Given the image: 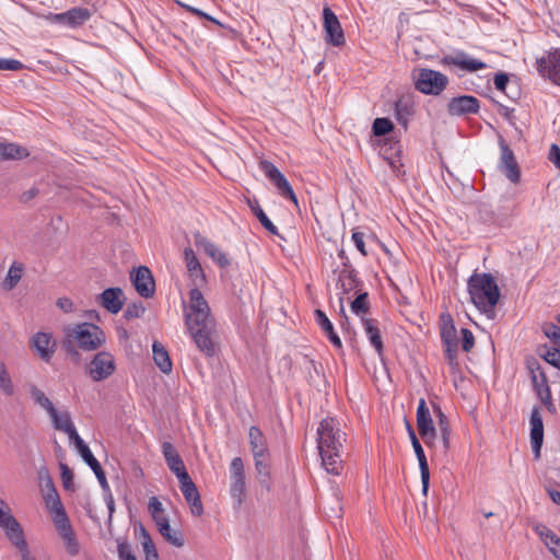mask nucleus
I'll return each mask as SVG.
<instances>
[{
	"instance_id": "393cba45",
	"label": "nucleus",
	"mask_w": 560,
	"mask_h": 560,
	"mask_svg": "<svg viewBox=\"0 0 560 560\" xmlns=\"http://www.w3.org/2000/svg\"><path fill=\"white\" fill-rule=\"evenodd\" d=\"M162 453L167 467L175 474L178 480L186 479V477L189 476L180 455L176 452L172 443L164 442L162 444Z\"/></svg>"
},
{
	"instance_id": "e2e57ef3",
	"label": "nucleus",
	"mask_w": 560,
	"mask_h": 560,
	"mask_svg": "<svg viewBox=\"0 0 560 560\" xmlns=\"http://www.w3.org/2000/svg\"><path fill=\"white\" fill-rule=\"evenodd\" d=\"M56 304L65 313H72L75 310L73 302L68 298H59Z\"/></svg>"
},
{
	"instance_id": "052dcab7",
	"label": "nucleus",
	"mask_w": 560,
	"mask_h": 560,
	"mask_svg": "<svg viewBox=\"0 0 560 560\" xmlns=\"http://www.w3.org/2000/svg\"><path fill=\"white\" fill-rule=\"evenodd\" d=\"M142 548L145 556V560H160L158 550L153 541L145 542V546H143Z\"/></svg>"
},
{
	"instance_id": "13d9d810",
	"label": "nucleus",
	"mask_w": 560,
	"mask_h": 560,
	"mask_svg": "<svg viewBox=\"0 0 560 560\" xmlns=\"http://www.w3.org/2000/svg\"><path fill=\"white\" fill-rule=\"evenodd\" d=\"M549 160L560 171V147L552 143L549 149Z\"/></svg>"
},
{
	"instance_id": "ddd939ff",
	"label": "nucleus",
	"mask_w": 560,
	"mask_h": 560,
	"mask_svg": "<svg viewBox=\"0 0 560 560\" xmlns=\"http://www.w3.org/2000/svg\"><path fill=\"white\" fill-rule=\"evenodd\" d=\"M417 427L421 439L427 446L433 445L438 430L434 427L429 407L423 398L419 400L417 408Z\"/></svg>"
},
{
	"instance_id": "7c9ffc66",
	"label": "nucleus",
	"mask_w": 560,
	"mask_h": 560,
	"mask_svg": "<svg viewBox=\"0 0 560 560\" xmlns=\"http://www.w3.org/2000/svg\"><path fill=\"white\" fill-rule=\"evenodd\" d=\"M362 325L364 332L371 343V346L375 349L378 355L383 354L384 346L378 328V323L376 319L373 318H365L362 317Z\"/></svg>"
},
{
	"instance_id": "603ef678",
	"label": "nucleus",
	"mask_w": 560,
	"mask_h": 560,
	"mask_svg": "<svg viewBox=\"0 0 560 560\" xmlns=\"http://www.w3.org/2000/svg\"><path fill=\"white\" fill-rule=\"evenodd\" d=\"M544 334L551 341L560 346V327L553 323H548L544 326Z\"/></svg>"
},
{
	"instance_id": "dca6fc26",
	"label": "nucleus",
	"mask_w": 560,
	"mask_h": 560,
	"mask_svg": "<svg viewBox=\"0 0 560 560\" xmlns=\"http://www.w3.org/2000/svg\"><path fill=\"white\" fill-rule=\"evenodd\" d=\"M130 280L138 292L144 299L152 298L155 292V282L151 270L145 266L135 268L130 272Z\"/></svg>"
},
{
	"instance_id": "f3484780",
	"label": "nucleus",
	"mask_w": 560,
	"mask_h": 560,
	"mask_svg": "<svg viewBox=\"0 0 560 560\" xmlns=\"http://www.w3.org/2000/svg\"><path fill=\"white\" fill-rule=\"evenodd\" d=\"M230 475H231V487L230 493L233 499H235L238 503L243 502L245 491H246V482H245V471L244 464L241 457H234L230 465Z\"/></svg>"
},
{
	"instance_id": "cd10ccee",
	"label": "nucleus",
	"mask_w": 560,
	"mask_h": 560,
	"mask_svg": "<svg viewBox=\"0 0 560 560\" xmlns=\"http://www.w3.org/2000/svg\"><path fill=\"white\" fill-rule=\"evenodd\" d=\"M530 443L535 457L540 455V448L544 441V422L538 407H534L530 412Z\"/></svg>"
},
{
	"instance_id": "680f3d73",
	"label": "nucleus",
	"mask_w": 560,
	"mask_h": 560,
	"mask_svg": "<svg viewBox=\"0 0 560 560\" xmlns=\"http://www.w3.org/2000/svg\"><path fill=\"white\" fill-rule=\"evenodd\" d=\"M142 548L145 556V560H160L158 550L153 541L145 542V546H143Z\"/></svg>"
},
{
	"instance_id": "6e6d98bb",
	"label": "nucleus",
	"mask_w": 560,
	"mask_h": 560,
	"mask_svg": "<svg viewBox=\"0 0 560 560\" xmlns=\"http://www.w3.org/2000/svg\"><path fill=\"white\" fill-rule=\"evenodd\" d=\"M180 5H182L186 11H188V12H190V13H192V14L197 15V16L203 18V19H206V20H208V21H211V22H213V23H215V24H219V25H220V22H219L215 18H213V16L209 15L208 13H206V12L201 11L200 9H197V8H195V7H191V5H189V4H184V3H180Z\"/></svg>"
},
{
	"instance_id": "4468645a",
	"label": "nucleus",
	"mask_w": 560,
	"mask_h": 560,
	"mask_svg": "<svg viewBox=\"0 0 560 560\" xmlns=\"http://www.w3.org/2000/svg\"><path fill=\"white\" fill-rule=\"evenodd\" d=\"M323 28L325 40L328 44L335 47H340L345 44L346 38L341 24L334 11L327 5L323 9Z\"/></svg>"
},
{
	"instance_id": "412c9836",
	"label": "nucleus",
	"mask_w": 560,
	"mask_h": 560,
	"mask_svg": "<svg viewBox=\"0 0 560 560\" xmlns=\"http://www.w3.org/2000/svg\"><path fill=\"white\" fill-rule=\"evenodd\" d=\"M480 108L479 100L472 95H460L450 100L447 113L451 116L477 114Z\"/></svg>"
},
{
	"instance_id": "4d7b16f0",
	"label": "nucleus",
	"mask_w": 560,
	"mask_h": 560,
	"mask_svg": "<svg viewBox=\"0 0 560 560\" xmlns=\"http://www.w3.org/2000/svg\"><path fill=\"white\" fill-rule=\"evenodd\" d=\"M352 242L354 243L357 249L363 255L366 256L368 253L365 250V244H364V234L361 232H353L352 233Z\"/></svg>"
},
{
	"instance_id": "20e7f679",
	"label": "nucleus",
	"mask_w": 560,
	"mask_h": 560,
	"mask_svg": "<svg viewBox=\"0 0 560 560\" xmlns=\"http://www.w3.org/2000/svg\"><path fill=\"white\" fill-rule=\"evenodd\" d=\"M470 301L489 319L495 317V306L500 299V290L491 273H472L467 281Z\"/></svg>"
},
{
	"instance_id": "a18cd8bd",
	"label": "nucleus",
	"mask_w": 560,
	"mask_h": 560,
	"mask_svg": "<svg viewBox=\"0 0 560 560\" xmlns=\"http://www.w3.org/2000/svg\"><path fill=\"white\" fill-rule=\"evenodd\" d=\"M394 129V124L390 119L382 117L376 118L373 121L372 130L373 133L377 137L385 136L389 133Z\"/></svg>"
},
{
	"instance_id": "3c124183",
	"label": "nucleus",
	"mask_w": 560,
	"mask_h": 560,
	"mask_svg": "<svg viewBox=\"0 0 560 560\" xmlns=\"http://www.w3.org/2000/svg\"><path fill=\"white\" fill-rule=\"evenodd\" d=\"M460 335H462V349L465 352H469L475 346L474 334L468 328H462Z\"/></svg>"
},
{
	"instance_id": "a19ab883",
	"label": "nucleus",
	"mask_w": 560,
	"mask_h": 560,
	"mask_svg": "<svg viewBox=\"0 0 560 560\" xmlns=\"http://www.w3.org/2000/svg\"><path fill=\"white\" fill-rule=\"evenodd\" d=\"M23 271L24 268L21 262H13L9 268L5 279L3 280V288L5 290H12L21 280Z\"/></svg>"
},
{
	"instance_id": "bf43d9fd",
	"label": "nucleus",
	"mask_w": 560,
	"mask_h": 560,
	"mask_svg": "<svg viewBox=\"0 0 560 560\" xmlns=\"http://www.w3.org/2000/svg\"><path fill=\"white\" fill-rule=\"evenodd\" d=\"M493 83L497 90L505 92L506 85L509 83V75L504 72L497 73L494 75Z\"/></svg>"
},
{
	"instance_id": "c9c22d12",
	"label": "nucleus",
	"mask_w": 560,
	"mask_h": 560,
	"mask_svg": "<svg viewBox=\"0 0 560 560\" xmlns=\"http://www.w3.org/2000/svg\"><path fill=\"white\" fill-rule=\"evenodd\" d=\"M357 285L358 279L355 269L352 266L342 268L338 276L337 287L342 290V293H348L355 289Z\"/></svg>"
},
{
	"instance_id": "f8f14e48",
	"label": "nucleus",
	"mask_w": 560,
	"mask_h": 560,
	"mask_svg": "<svg viewBox=\"0 0 560 560\" xmlns=\"http://www.w3.org/2000/svg\"><path fill=\"white\" fill-rule=\"evenodd\" d=\"M259 168L261 172H264L266 177L275 185V187L278 190V194L282 198H288L292 200L295 205H298V199L292 186L272 162L262 160L259 162Z\"/></svg>"
},
{
	"instance_id": "49530a36",
	"label": "nucleus",
	"mask_w": 560,
	"mask_h": 560,
	"mask_svg": "<svg viewBox=\"0 0 560 560\" xmlns=\"http://www.w3.org/2000/svg\"><path fill=\"white\" fill-rule=\"evenodd\" d=\"M368 293H360L351 303V311L359 315L360 313H366L369 311Z\"/></svg>"
},
{
	"instance_id": "7ed1b4c3",
	"label": "nucleus",
	"mask_w": 560,
	"mask_h": 560,
	"mask_svg": "<svg viewBox=\"0 0 560 560\" xmlns=\"http://www.w3.org/2000/svg\"><path fill=\"white\" fill-rule=\"evenodd\" d=\"M62 349L72 359H79V350L92 352L106 342L104 330L96 324L83 322L63 327Z\"/></svg>"
},
{
	"instance_id": "6ab92c4d",
	"label": "nucleus",
	"mask_w": 560,
	"mask_h": 560,
	"mask_svg": "<svg viewBox=\"0 0 560 560\" xmlns=\"http://www.w3.org/2000/svg\"><path fill=\"white\" fill-rule=\"evenodd\" d=\"M194 238L196 246L199 249H202L218 267H220L221 269H226L230 267L231 260L229 256L223 250H221L214 243L209 241L200 233H195Z\"/></svg>"
},
{
	"instance_id": "09e8293b",
	"label": "nucleus",
	"mask_w": 560,
	"mask_h": 560,
	"mask_svg": "<svg viewBox=\"0 0 560 560\" xmlns=\"http://www.w3.org/2000/svg\"><path fill=\"white\" fill-rule=\"evenodd\" d=\"M145 312V307L142 302H135L129 304L124 313L126 319L130 320L133 318L141 317Z\"/></svg>"
},
{
	"instance_id": "bb28decb",
	"label": "nucleus",
	"mask_w": 560,
	"mask_h": 560,
	"mask_svg": "<svg viewBox=\"0 0 560 560\" xmlns=\"http://www.w3.org/2000/svg\"><path fill=\"white\" fill-rule=\"evenodd\" d=\"M537 370L539 371V374H536L532 370L533 387H534L538 398L547 407V409L550 412H555L556 411V407L552 404L551 390H550V387L548 385L547 376H546L545 372L540 371L539 366L537 368Z\"/></svg>"
},
{
	"instance_id": "2eb2a0df",
	"label": "nucleus",
	"mask_w": 560,
	"mask_h": 560,
	"mask_svg": "<svg viewBox=\"0 0 560 560\" xmlns=\"http://www.w3.org/2000/svg\"><path fill=\"white\" fill-rule=\"evenodd\" d=\"M0 527L3 529L7 538L14 545L18 546L20 541H25L24 533L12 515L10 508L8 504L0 499Z\"/></svg>"
},
{
	"instance_id": "c756f323",
	"label": "nucleus",
	"mask_w": 560,
	"mask_h": 560,
	"mask_svg": "<svg viewBox=\"0 0 560 560\" xmlns=\"http://www.w3.org/2000/svg\"><path fill=\"white\" fill-rule=\"evenodd\" d=\"M184 259L189 272V277L192 279L195 285L203 283L206 281V275L191 247H186L184 249Z\"/></svg>"
},
{
	"instance_id": "6e6552de",
	"label": "nucleus",
	"mask_w": 560,
	"mask_h": 560,
	"mask_svg": "<svg viewBox=\"0 0 560 560\" xmlns=\"http://www.w3.org/2000/svg\"><path fill=\"white\" fill-rule=\"evenodd\" d=\"M248 443L254 457L256 472L267 475V465H271V454L267 439L258 427L252 425L249 428Z\"/></svg>"
},
{
	"instance_id": "f704fd0d",
	"label": "nucleus",
	"mask_w": 560,
	"mask_h": 560,
	"mask_svg": "<svg viewBox=\"0 0 560 560\" xmlns=\"http://www.w3.org/2000/svg\"><path fill=\"white\" fill-rule=\"evenodd\" d=\"M91 15V11L86 8H72L66 11V26L70 28L82 26Z\"/></svg>"
},
{
	"instance_id": "2f4dec72",
	"label": "nucleus",
	"mask_w": 560,
	"mask_h": 560,
	"mask_svg": "<svg viewBox=\"0 0 560 560\" xmlns=\"http://www.w3.org/2000/svg\"><path fill=\"white\" fill-rule=\"evenodd\" d=\"M315 315V322L316 324L322 328L328 340L331 342V345L337 348H342V342L337 332L335 331L334 325L330 322V319L327 317V315L320 311L316 310L314 312Z\"/></svg>"
},
{
	"instance_id": "e433bc0d",
	"label": "nucleus",
	"mask_w": 560,
	"mask_h": 560,
	"mask_svg": "<svg viewBox=\"0 0 560 560\" xmlns=\"http://www.w3.org/2000/svg\"><path fill=\"white\" fill-rule=\"evenodd\" d=\"M433 413L438 419V428L442 439L444 450H447L450 446V423L445 413L442 411L439 405H433Z\"/></svg>"
},
{
	"instance_id": "c03bdc74",
	"label": "nucleus",
	"mask_w": 560,
	"mask_h": 560,
	"mask_svg": "<svg viewBox=\"0 0 560 560\" xmlns=\"http://www.w3.org/2000/svg\"><path fill=\"white\" fill-rule=\"evenodd\" d=\"M30 394H31L32 398L34 399V401L38 406H40L43 409H45L47 411V413H49L50 411H54V408H55L54 404L45 395V393L43 390H40L38 387H36L35 385H32L30 388Z\"/></svg>"
},
{
	"instance_id": "f257e3e1",
	"label": "nucleus",
	"mask_w": 560,
	"mask_h": 560,
	"mask_svg": "<svg viewBox=\"0 0 560 560\" xmlns=\"http://www.w3.org/2000/svg\"><path fill=\"white\" fill-rule=\"evenodd\" d=\"M188 296L189 301L184 306V320L187 331L199 351L206 357H212L215 353V319L207 300L198 288L190 289Z\"/></svg>"
},
{
	"instance_id": "aec40b11",
	"label": "nucleus",
	"mask_w": 560,
	"mask_h": 560,
	"mask_svg": "<svg viewBox=\"0 0 560 560\" xmlns=\"http://www.w3.org/2000/svg\"><path fill=\"white\" fill-rule=\"evenodd\" d=\"M500 150H501V156H500V163L499 168L502 174L505 175L508 179H510L512 183L516 184L520 180L521 172L518 164L515 160L513 151L510 149V147L502 140L500 141Z\"/></svg>"
},
{
	"instance_id": "72a5a7b5",
	"label": "nucleus",
	"mask_w": 560,
	"mask_h": 560,
	"mask_svg": "<svg viewBox=\"0 0 560 560\" xmlns=\"http://www.w3.org/2000/svg\"><path fill=\"white\" fill-rule=\"evenodd\" d=\"M153 360L155 362V364L158 365V368L161 370V372L165 373V374H168L172 372V369H173V364H172V361H171V358H170V354L167 352V350L165 349V347L155 341L153 343Z\"/></svg>"
},
{
	"instance_id": "8fccbe9b",
	"label": "nucleus",
	"mask_w": 560,
	"mask_h": 560,
	"mask_svg": "<svg viewBox=\"0 0 560 560\" xmlns=\"http://www.w3.org/2000/svg\"><path fill=\"white\" fill-rule=\"evenodd\" d=\"M541 357L547 363L560 370V350L558 348L547 349Z\"/></svg>"
},
{
	"instance_id": "37998d69",
	"label": "nucleus",
	"mask_w": 560,
	"mask_h": 560,
	"mask_svg": "<svg viewBox=\"0 0 560 560\" xmlns=\"http://www.w3.org/2000/svg\"><path fill=\"white\" fill-rule=\"evenodd\" d=\"M0 390L5 396H13L15 388L13 381L10 376L8 368L3 361L0 360Z\"/></svg>"
},
{
	"instance_id": "0e129e2a",
	"label": "nucleus",
	"mask_w": 560,
	"mask_h": 560,
	"mask_svg": "<svg viewBox=\"0 0 560 560\" xmlns=\"http://www.w3.org/2000/svg\"><path fill=\"white\" fill-rule=\"evenodd\" d=\"M51 24H58L66 26V12L62 13H49L45 18Z\"/></svg>"
},
{
	"instance_id": "58836bf2",
	"label": "nucleus",
	"mask_w": 560,
	"mask_h": 560,
	"mask_svg": "<svg viewBox=\"0 0 560 560\" xmlns=\"http://www.w3.org/2000/svg\"><path fill=\"white\" fill-rule=\"evenodd\" d=\"M249 207L260 224L271 234L278 235V228L270 221L268 215L259 206L258 201L249 202Z\"/></svg>"
},
{
	"instance_id": "39448f33",
	"label": "nucleus",
	"mask_w": 560,
	"mask_h": 560,
	"mask_svg": "<svg viewBox=\"0 0 560 560\" xmlns=\"http://www.w3.org/2000/svg\"><path fill=\"white\" fill-rule=\"evenodd\" d=\"M415 89L425 95H440L447 86L450 80L444 73L420 68L412 73Z\"/></svg>"
},
{
	"instance_id": "473e14b6",
	"label": "nucleus",
	"mask_w": 560,
	"mask_h": 560,
	"mask_svg": "<svg viewBox=\"0 0 560 560\" xmlns=\"http://www.w3.org/2000/svg\"><path fill=\"white\" fill-rule=\"evenodd\" d=\"M28 155L25 147L13 142H0V161L23 160Z\"/></svg>"
},
{
	"instance_id": "4be33fe9",
	"label": "nucleus",
	"mask_w": 560,
	"mask_h": 560,
	"mask_svg": "<svg viewBox=\"0 0 560 560\" xmlns=\"http://www.w3.org/2000/svg\"><path fill=\"white\" fill-rule=\"evenodd\" d=\"M178 481L180 491L186 502L189 504L191 514L195 516H201L203 514V505L200 499L199 491L194 481L191 480L190 476L186 477V479H180Z\"/></svg>"
},
{
	"instance_id": "1a4fd4ad",
	"label": "nucleus",
	"mask_w": 560,
	"mask_h": 560,
	"mask_svg": "<svg viewBox=\"0 0 560 560\" xmlns=\"http://www.w3.org/2000/svg\"><path fill=\"white\" fill-rule=\"evenodd\" d=\"M441 320L440 336L444 346V357L452 371H455L459 366L457 361L458 340L456 328L450 314H443Z\"/></svg>"
},
{
	"instance_id": "b1692460",
	"label": "nucleus",
	"mask_w": 560,
	"mask_h": 560,
	"mask_svg": "<svg viewBox=\"0 0 560 560\" xmlns=\"http://www.w3.org/2000/svg\"><path fill=\"white\" fill-rule=\"evenodd\" d=\"M81 455V457L83 458V460L85 462V464L93 470V472L95 474L101 487L104 489V490H108L109 489V486H108V482H107V479H106V476H105V472L101 466V464L98 463V460L94 457V455L92 454L90 447L84 443V441L82 439H78V442L74 444Z\"/></svg>"
},
{
	"instance_id": "ea45409f",
	"label": "nucleus",
	"mask_w": 560,
	"mask_h": 560,
	"mask_svg": "<svg viewBox=\"0 0 560 560\" xmlns=\"http://www.w3.org/2000/svg\"><path fill=\"white\" fill-rule=\"evenodd\" d=\"M539 535L553 556L560 560V537L546 527L539 532Z\"/></svg>"
},
{
	"instance_id": "9d476101",
	"label": "nucleus",
	"mask_w": 560,
	"mask_h": 560,
	"mask_svg": "<svg viewBox=\"0 0 560 560\" xmlns=\"http://www.w3.org/2000/svg\"><path fill=\"white\" fill-rule=\"evenodd\" d=\"M536 70L542 79L560 86V47H552L537 58Z\"/></svg>"
},
{
	"instance_id": "5701e85b",
	"label": "nucleus",
	"mask_w": 560,
	"mask_h": 560,
	"mask_svg": "<svg viewBox=\"0 0 560 560\" xmlns=\"http://www.w3.org/2000/svg\"><path fill=\"white\" fill-rule=\"evenodd\" d=\"M407 430H408V434H409L413 451L416 453L417 459L419 462L422 492H423V494H427V491L429 489V481H430V470H429L427 457H425L424 451H423L413 429L411 428V425L409 423H407Z\"/></svg>"
},
{
	"instance_id": "9b49d317",
	"label": "nucleus",
	"mask_w": 560,
	"mask_h": 560,
	"mask_svg": "<svg viewBox=\"0 0 560 560\" xmlns=\"http://www.w3.org/2000/svg\"><path fill=\"white\" fill-rule=\"evenodd\" d=\"M116 363L114 355L107 351H100L94 354L86 366V374L94 382H102L114 374Z\"/></svg>"
},
{
	"instance_id": "c85d7f7f",
	"label": "nucleus",
	"mask_w": 560,
	"mask_h": 560,
	"mask_svg": "<svg viewBox=\"0 0 560 560\" xmlns=\"http://www.w3.org/2000/svg\"><path fill=\"white\" fill-rule=\"evenodd\" d=\"M48 415L54 428L67 433L74 444L78 442V439H81L68 412L60 413L54 408V411H50Z\"/></svg>"
},
{
	"instance_id": "338daca9",
	"label": "nucleus",
	"mask_w": 560,
	"mask_h": 560,
	"mask_svg": "<svg viewBox=\"0 0 560 560\" xmlns=\"http://www.w3.org/2000/svg\"><path fill=\"white\" fill-rule=\"evenodd\" d=\"M39 190L37 187H31L30 189L23 191L20 196V200L22 202H28L33 198H35L38 195Z\"/></svg>"
},
{
	"instance_id": "de8ad7c7",
	"label": "nucleus",
	"mask_w": 560,
	"mask_h": 560,
	"mask_svg": "<svg viewBox=\"0 0 560 560\" xmlns=\"http://www.w3.org/2000/svg\"><path fill=\"white\" fill-rule=\"evenodd\" d=\"M117 553L119 560H131L136 558L132 553L131 546L124 538L117 539Z\"/></svg>"
},
{
	"instance_id": "864d4df0",
	"label": "nucleus",
	"mask_w": 560,
	"mask_h": 560,
	"mask_svg": "<svg viewBox=\"0 0 560 560\" xmlns=\"http://www.w3.org/2000/svg\"><path fill=\"white\" fill-rule=\"evenodd\" d=\"M24 68V65L16 59L0 58V70L19 71Z\"/></svg>"
},
{
	"instance_id": "a211bd4d",
	"label": "nucleus",
	"mask_w": 560,
	"mask_h": 560,
	"mask_svg": "<svg viewBox=\"0 0 560 560\" xmlns=\"http://www.w3.org/2000/svg\"><path fill=\"white\" fill-rule=\"evenodd\" d=\"M31 347L44 362H49L56 352L57 342L50 332L37 331L31 338Z\"/></svg>"
},
{
	"instance_id": "79ce46f5",
	"label": "nucleus",
	"mask_w": 560,
	"mask_h": 560,
	"mask_svg": "<svg viewBox=\"0 0 560 560\" xmlns=\"http://www.w3.org/2000/svg\"><path fill=\"white\" fill-rule=\"evenodd\" d=\"M148 509L156 526H159L162 522L168 520V516L164 511L163 504L156 497H151L149 499Z\"/></svg>"
},
{
	"instance_id": "774afa93",
	"label": "nucleus",
	"mask_w": 560,
	"mask_h": 560,
	"mask_svg": "<svg viewBox=\"0 0 560 560\" xmlns=\"http://www.w3.org/2000/svg\"><path fill=\"white\" fill-rule=\"evenodd\" d=\"M499 113L511 124H514V109L508 106L500 105Z\"/></svg>"
},
{
	"instance_id": "5fc2aeb1",
	"label": "nucleus",
	"mask_w": 560,
	"mask_h": 560,
	"mask_svg": "<svg viewBox=\"0 0 560 560\" xmlns=\"http://www.w3.org/2000/svg\"><path fill=\"white\" fill-rule=\"evenodd\" d=\"M61 469V479L63 482V487L66 489H72L73 488V474L71 469L66 464H60Z\"/></svg>"
},
{
	"instance_id": "f03ea898",
	"label": "nucleus",
	"mask_w": 560,
	"mask_h": 560,
	"mask_svg": "<svg viewBox=\"0 0 560 560\" xmlns=\"http://www.w3.org/2000/svg\"><path fill=\"white\" fill-rule=\"evenodd\" d=\"M346 433L341 431L340 423L335 418H325L317 428V448L322 465L328 474L339 476L342 472L341 453Z\"/></svg>"
},
{
	"instance_id": "69168bd1",
	"label": "nucleus",
	"mask_w": 560,
	"mask_h": 560,
	"mask_svg": "<svg viewBox=\"0 0 560 560\" xmlns=\"http://www.w3.org/2000/svg\"><path fill=\"white\" fill-rule=\"evenodd\" d=\"M20 553H21V558L22 560H36L30 552L28 550V547H27V544H26V540L25 541H20V544L18 546H15Z\"/></svg>"
},
{
	"instance_id": "a878e982",
	"label": "nucleus",
	"mask_w": 560,
	"mask_h": 560,
	"mask_svg": "<svg viewBox=\"0 0 560 560\" xmlns=\"http://www.w3.org/2000/svg\"><path fill=\"white\" fill-rule=\"evenodd\" d=\"M97 302L107 312L117 314L121 311L125 302V294L120 288L105 289L98 296Z\"/></svg>"
},
{
	"instance_id": "423d86ee",
	"label": "nucleus",
	"mask_w": 560,
	"mask_h": 560,
	"mask_svg": "<svg viewBox=\"0 0 560 560\" xmlns=\"http://www.w3.org/2000/svg\"><path fill=\"white\" fill-rule=\"evenodd\" d=\"M52 512L55 513L54 524L56 530L63 541L67 553L71 557L78 556L80 552V544L61 505V502L57 497L52 505Z\"/></svg>"
},
{
	"instance_id": "0eeeda50",
	"label": "nucleus",
	"mask_w": 560,
	"mask_h": 560,
	"mask_svg": "<svg viewBox=\"0 0 560 560\" xmlns=\"http://www.w3.org/2000/svg\"><path fill=\"white\" fill-rule=\"evenodd\" d=\"M441 65L455 71L458 75L474 73L488 68V65L468 52L455 49L441 59Z\"/></svg>"
},
{
	"instance_id": "4c0bfd02",
	"label": "nucleus",
	"mask_w": 560,
	"mask_h": 560,
	"mask_svg": "<svg viewBox=\"0 0 560 560\" xmlns=\"http://www.w3.org/2000/svg\"><path fill=\"white\" fill-rule=\"evenodd\" d=\"M160 534L163 536V538L171 545L175 547H183L184 546V536L180 530H175L171 527L170 521L166 520L162 522L159 526H156Z\"/></svg>"
}]
</instances>
